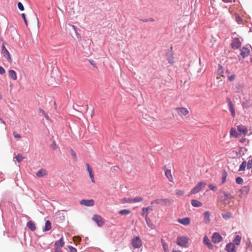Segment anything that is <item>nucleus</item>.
<instances>
[{
  "label": "nucleus",
  "instance_id": "obj_1",
  "mask_svg": "<svg viewBox=\"0 0 252 252\" xmlns=\"http://www.w3.org/2000/svg\"><path fill=\"white\" fill-rule=\"evenodd\" d=\"M131 250L133 252H141L142 249H139L142 247V241L139 236L134 237L131 240Z\"/></svg>",
  "mask_w": 252,
  "mask_h": 252
},
{
  "label": "nucleus",
  "instance_id": "obj_2",
  "mask_svg": "<svg viewBox=\"0 0 252 252\" xmlns=\"http://www.w3.org/2000/svg\"><path fill=\"white\" fill-rule=\"evenodd\" d=\"M188 241L189 239L186 237H178L177 239V244L182 247L187 248Z\"/></svg>",
  "mask_w": 252,
  "mask_h": 252
},
{
  "label": "nucleus",
  "instance_id": "obj_3",
  "mask_svg": "<svg viewBox=\"0 0 252 252\" xmlns=\"http://www.w3.org/2000/svg\"><path fill=\"white\" fill-rule=\"evenodd\" d=\"M206 185L205 182L201 181L197 184L191 190V194H196L199 192Z\"/></svg>",
  "mask_w": 252,
  "mask_h": 252
},
{
  "label": "nucleus",
  "instance_id": "obj_4",
  "mask_svg": "<svg viewBox=\"0 0 252 252\" xmlns=\"http://www.w3.org/2000/svg\"><path fill=\"white\" fill-rule=\"evenodd\" d=\"M92 220L95 222L97 225L99 227L102 226L104 223L103 218L98 215H94L92 217Z\"/></svg>",
  "mask_w": 252,
  "mask_h": 252
},
{
  "label": "nucleus",
  "instance_id": "obj_5",
  "mask_svg": "<svg viewBox=\"0 0 252 252\" xmlns=\"http://www.w3.org/2000/svg\"><path fill=\"white\" fill-rule=\"evenodd\" d=\"M66 28H67L70 31L72 30L73 32H74L76 37L79 40H81V35L78 33L77 31V28L74 25L71 24H68L66 25Z\"/></svg>",
  "mask_w": 252,
  "mask_h": 252
},
{
  "label": "nucleus",
  "instance_id": "obj_6",
  "mask_svg": "<svg viewBox=\"0 0 252 252\" xmlns=\"http://www.w3.org/2000/svg\"><path fill=\"white\" fill-rule=\"evenodd\" d=\"M241 44L242 43L239 38H234L232 39L231 47L233 49H237L241 47Z\"/></svg>",
  "mask_w": 252,
  "mask_h": 252
},
{
  "label": "nucleus",
  "instance_id": "obj_7",
  "mask_svg": "<svg viewBox=\"0 0 252 252\" xmlns=\"http://www.w3.org/2000/svg\"><path fill=\"white\" fill-rule=\"evenodd\" d=\"M212 240L214 243H218L222 240V237L219 233L215 232L212 235Z\"/></svg>",
  "mask_w": 252,
  "mask_h": 252
},
{
  "label": "nucleus",
  "instance_id": "obj_8",
  "mask_svg": "<svg viewBox=\"0 0 252 252\" xmlns=\"http://www.w3.org/2000/svg\"><path fill=\"white\" fill-rule=\"evenodd\" d=\"M2 52L3 56L7 59L8 62L11 63L12 62V60L10 54L3 44L2 46Z\"/></svg>",
  "mask_w": 252,
  "mask_h": 252
},
{
  "label": "nucleus",
  "instance_id": "obj_9",
  "mask_svg": "<svg viewBox=\"0 0 252 252\" xmlns=\"http://www.w3.org/2000/svg\"><path fill=\"white\" fill-rule=\"evenodd\" d=\"M80 204L86 206L91 207L94 205V201L93 199H83L80 201Z\"/></svg>",
  "mask_w": 252,
  "mask_h": 252
},
{
  "label": "nucleus",
  "instance_id": "obj_10",
  "mask_svg": "<svg viewBox=\"0 0 252 252\" xmlns=\"http://www.w3.org/2000/svg\"><path fill=\"white\" fill-rule=\"evenodd\" d=\"M227 100H228V106L229 107V110L231 112L232 116L233 117H234L235 116V108L234 107L232 102L231 101V100L229 98H227Z\"/></svg>",
  "mask_w": 252,
  "mask_h": 252
},
{
  "label": "nucleus",
  "instance_id": "obj_11",
  "mask_svg": "<svg viewBox=\"0 0 252 252\" xmlns=\"http://www.w3.org/2000/svg\"><path fill=\"white\" fill-rule=\"evenodd\" d=\"M86 166L87 167V171L89 174V177L93 183H94V175L93 172V169L91 167V166L89 165L88 163L86 164Z\"/></svg>",
  "mask_w": 252,
  "mask_h": 252
},
{
  "label": "nucleus",
  "instance_id": "obj_12",
  "mask_svg": "<svg viewBox=\"0 0 252 252\" xmlns=\"http://www.w3.org/2000/svg\"><path fill=\"white\" fill-rule=\"evenodd\" d=\"M225 250L227 252H235V246L234 244L232 243H229L226 245Z\"/></svg>",
  "mask_w": 252,
  "mask_h": 252
},
{
  "label": "nucleus",
  "instance_id": "obj_13",
  "mask_svg": "<svg viewBox=\"0 0 252 252\" xmlns=\"http://www.w3.org/2000/svg\"><path fill=\"white\" fill-rule=\"evenodd\" d=\"M176 110L178 114L180 116H186L189 113V111L185 108H177Z\"/></svg>",
  "mask_w": 252,
  "mask_h": 252
},
{
  "label": "nucleus",
  "instance_id": "obj_14",
  "mask_svg": "<svg viewBox=\"0 0 252 252\" xmlns=\"http://www.w3.org/2000/svg\"><path fill=\"white\" fill-rule=\"evenodd\" d=\"M237 130L240 133H242L244 135H246L248 132V129L244 125H239L237 126Z\"/></svg>",
  "mask_w": 252,
  "mask_h": 252
},
{
  "label": "nucleus",
  "instance_id": "obj_15",
  "mask_svg": "<svg viewBox=\"0 0 252 252\" xmlns=\"http://www.w3.org/2000/svg\"><path fill=\"white\" fill-rule=\"evenodd\" d=\"M203 243L205 245H206L208 247V248L209 249L212 250L214 248L213 245H212V243L210 242V240L209 239L208 237L207 236H205L204 237Z\"/></svg>",
  "mask_w": 252,
  "mask_h": 252
},
{
  "label": "nucleus",
  "instance_id": "obj_16",
  "mask_svg": "<svg viewBox=\"0 0 252 252\" xmlns=\"http://www.w3.org/2000/svg\"><path fill=\"white\" fill-rule=\"evenodd\" d=\"M63 245H64L63 238L62 237L60 239V240L59 241L56 242L55 243V246L56 249V251L57 252H59V251L58 250V249L59 248L63 247Z\"/></svg>",
  "mask_w": 252,
  "mask_h": 252
},
{
  "label": "nucleus",
  "instance_id": "obj_17",
  "mask_svg": "<svg viewBox=\"0 0 252 252\" xmlns=\"http://www.w3.org/2000/svg\"><path fill=\"white\" fill-rule=\"evenodd\" d=\"M142 212L141 213V215L143 217H145L146 218V217H148V214H149V211H153V208L152 206H148L146 208H143Z\"/></svg>",
  "mask_w": 252,
  "mask_h": 252
},
{
  "label": "nucleus",
  "instance_id": "obj_18",
  "mask_svg": "<svg viewBox=\"0 0 252 252\" xmlns=\"http://www.w3.org/2000/svg\"><path fill=\"white\" fill-rule=\"evenodd\" d=\"M250 54V50L248 48L244 47L241 50L240 55L243 57V58L247 57Z\"/></svg>",
  "mask_w": 252,
  "mask_h": 252
},
{
  "label": "nucleus",
  "instance_id": "obj_19",
  "mask_svg": "<svg viewBox=\"0 0 252 252\" xmlns=\"http://www.w3.org/2000/svg\"><path fill=\"white\" fill-rule=\"evenodd\" d=\"M47 175V172L44 168L40 169L36 173V176L39 177V178L43 177L44 176H46Z\"/></svg>",
  "mask_w": 252,
  "mask_h": 252
},
{
  "label": "nucleus",
  "instance_id": "obj_20",
  "mask_svg": "<svg viewBox=\"0 0 252 252\" xmlns=\"http://www.w3.org/2000/svg\"><path fill=\"white\" fill-rule=\"evenodd\" d=\"M165 175L167 178L169 180L170 182H173V179L171 173V170L166 169L165 168H164Z\"/></svg>",
  "mask_w": 252,
  "mask_h": 252
},
{
  "label": "nucleus",
  "instance_id": "obj_21",
  "mask_svg": "<svg viewBox=\"0 0 252 252\" xmlns=\"http://www.w3.org/2000/svg\"><path fill=\"white\" fill-rule=\"evenodd\" d=\"M204 221L205 223H208L210 221V213L209 211H206L203 213Z\"/></svg>",
  "mask_w": 252,
  "mask_h": 252
},
{
  "label": "nucleus",
  "instance_id": "obj_22",
  "mask_svg": "<svg viewBox=\"0 0 252 252\" xmlns=\"http://www.w3.org/2000/svg\"><path fill=\"white\" fill-rule=\"evenodd\" d=\"M27 226L32 231H34L36 229V226L34 223L31 220L27 222Z\"/></svg>",
  "mask_w": 252,
  "mask_h": 252
},
{
  "label": "nucleus",
  "instance_id": "obj_23",
  "mask_svg": "<svg viewBox=\"0 0 252 252\" xmlns=\"http://www.w3.org/2000/svg\"><path fill=\"white\" fill-rule=\"evenodd\" d=\"M145 219L148 226L152 229H155L156 227L155 225L151 221L150 219L148 217H146V218H145Z\"/></svg>",
  "mask_w": 252,
  "mask_h": 252
},
{
  "label": "nucleus",
  "instance_id": "obj_24",
  "mask_svg": "<svg viewBox=\"0 0 252 252\" xmlns=\"http://www.w3.org/2000/svg\"><path fill=\"white\" fill-rule=\"evenodd\" d=\"M191 204L194 207H200L202 205V203L200 201L195 199H192Z\"/></svg>",
  "mask_w": 252,
  "mask_h": 252
},
{
  "label": "nucleus",
  "instance_id": "obj_25",
  "mask_svg": "<svg viewBox=\"0 0 252 252\" xmlns=\"http://www.w3.org/2000/svg\"><path fill=\"white\" fill-rule=\"evenodd\" d=\"M250 191V187L248 186H245L243 187L240 189H239V191L241 193V194H247Z\"/></svg>",
  "mask_w": 252,
  "mask_h": 252
},
{
  "label": "nucleus",
  "instance_id": "obj_26",
  "mask_svg": "<svg viewBox=\"0 0 252 252\" xmlns=\"http://www.w3.org/2000/svg\"><path fill=\"white\" fill-rule=\"evenodd\" d=\"M223 193L224 194V196L225 197V200H222V202L223 203H225V201L228 199H233L234 197L232 195H231V194L227 191H223Z\"/></svg>",
  "mask_w": 252,
  "mask_h": 252
},
{
  "label": "nucleus",
  "instance_id": "obj_27",
  "mask_svg": "<svg viewBox=\"0 0 252 252\" xmlns=\"http://www.w3.org/2000/svg\"><path fill=\"white\" fill-rule=\"evenodd\" d=\"M51 228V223L50 220H48L45 222V225L43 229V231H49Z\"/></svg>",
  "mask_w": 252,
  "mask_h": 252
},
{
  "label": "nucleus",
  "instance_id": "obj_28",
  "mask_svg": "<svg viewBox=\"0 0 252 252\" xmlns=\"http://www.w3.org/2000/svg\"><path fill=\"white\" fill-rule=\"evenodd\" d=\"M179 222L184 225H188L190 222V220L189 218H185L182 219H180Z\"/></svg>",
  "mask_w": 252,
  "mask_h": 252
},
{
  "label": "nucleus",
  "instance_id": "obj_29",
  "mask_svg": "<svg viewBox=\"0 0 252 252\" xmlns=\"http://www.w3.org/2000/svg\"><path fill=\"white\" fill-rule=\"evenodd\" d=\"M9 76L14 80H16L17 78L16 72L14 70H10L8 71Z\"/></svg>",
  "mask_w": 252,
  "mask_h": 252
},
{
  "label": "nucleus",
  "instance_id": "obj_30",
  "mask_svg": "<svg viewBox=\"0 0 252 252\" xmlns=\"http://www.w3.org/2000/svg\"><path fill=\"white\" fill-rule=\"evenodd\" d=\"M169 202L167 199H158V204L161 206L166 205Z\"/></svg>",
  "mask_w": 252,
  "mask_h": 252
},
{
  "label": "nucleus",
  "instance_id": "obj_31",
  "mask_svg": "<svg viewBox=\"0 0 252 252\" xmlns=\"http://www.w3.org/2000/svg\"><path fill=\"white\" fill-rule=\"evenodd\" d=\"M227 176V173L226 171L225 170H223L222 172L221 183L220 185H222L225 182Z\"/></svg>",
  "mask_w": 252,
  "mask_h": 252
},
{
  "label": "nucleus",
  "instance_id": "obj_32",
  "mask_svg": "<svg viewBox=\"0 0 252 252\" xmlns=\"http://www.w3.org/2000/svg\"><path fill=\"white\" fill-rule=\"evenodd\" d=\"M230 134L231 136L236 138L239 136V134L237 132L234 128H231Z\"/></svg>",
  "mask_w": 252,
  "mask_h": 252
},
{
  "label": "nucleus",
  "instance_id": "obj_33",
  "mask_svg": "<svg viewBox=\"0 0 252 252\" xmlns=\"http://www.w3.org/2000/svg\"><path fill=\"white\" fill-rule=\"evenodd\" d=\"M241 240V237L239 235H236L233 240L234 245H239Z\"/></svg>",
  "mask_w": 252,
  "mask_h": 252
},
{
  "label": "nucleus",
  "instance_id": "obj_34",
  "mask_svg": "<svg viewBox=\"0 0 252 252\" xmlns=\"http://www.w3.org/2000/svg\"><path fill=\"white\" fill-rule=\"evenodd\" d=\"M246 167L247 162L246 161H243L239 167L238 171L240 172L244 171Z\"/></svg>",
  "mask_w": 252,
  "mask_h": 252
},
{
  "label": "nucleus",
  "instance_id": "obj_35",
  "mask_svg": "<svg viewBox=\"0 0 252 252\" xmlns=\"http://www.w3.org/2000/svg\"><path fill=\"white\" fill-rule=\"evenodd\" d=\"M252 168V158L250 157L248 158V161L247 163V169H250Z\"/></svg>",
  "mask_w": 252,
  "mask_h": 252
},
{
  "label": "nucleus",
  "instance_id": "obj_36",
  "mask_svg": "<svg viewBox=\"0 0 252 252\" xmlns=\"http://www.w3.org/2000/svg\"><path fill=\"white\" fill-rule=\"evenodd\" d=\"M130 213V211L128 209H123L119 211V214L121 215H127Z\"/></svg>",
  "mask_w": 252,
  "mask_h": 252
},
{
  "label": "nucleus",
  "instance_id": "obj_37",
  "mask_svg": "<svg viewBox=\"0 0 252 252\" xmlns=\"http://www.w3.org/2000/svg\"><path fill=\"white\" fill-rule=\"evenodd\" d=\"M142 18L139 19L140 21L144 22H152L154 21V19L152 18H147L146 17H141Z\"/></svg>",
  "mask_w": 252,
  "mask_h": 252
},
{
  "label": "nucleus",
  "instance_id": "obj_38",
  "mask_svg": "<svg viewBox=\"0 0 252 252\" xmlns=\"http://www.w3.org/2000/svg\"><path fill=\"white\" fill-rule=\"evenodd\" d=\"M221 215L224 219L227 220L231 218L232 214L229 212H227L226 213L222 214Z\"/></svg>",
  "mask_w": 252,
  "mask_h": 252
},
{
  "label": "nucleus",
  "instance_id": "obj_39",
  "mask_svg": "<svg viewBox=\"0 0 252 252\" xmlns=\"http://www.w3.org/2000/svg\"><path fill=\"white\" fill-rule=\"evenodd\" d=\"M235 20L238 24H243L244 23L242 17H235Z\"/></svg>",
  "mask_w": 252,
  "mask_h": 252
},
{
  "label": "nucleus",
  "instance_id": "obj_40",
  "mask_svg": "<svg viewBox=\"0 0 252 252\" xmlns=\"http://www.w3.org/2000/svg\"><path fill=\"white\" fill-rule=\"evenodd\" d=\"M142 200V197L140 196H136L132 198V202H133V203H137L141 201Z\"/></svg>",
  "mask_w": 252,
  "mask_h": 252
},
{
  "label": "nucleus",
  "instance_id": "obj_41",
  "mask_svg": "<svg viewBox=\"0 0 252 252\" xmlns=\"http://www.w3.org/2000/svg\"><path fill=\"white\" fill-rule=\"evenodd\" d=\"M161 241L163 249L164 252H167L168 249L167 244L163 241V239H161Z\"/></svg>",
  "mask_w": 252,
  "mask_h": 252
},
{
  "label": "nucleus",
  "instance_id": "obj_42",
  "mask_svg": "<svg viewBox=\"0 0 252 252\" xmlns=\"http://www.w3.org/2000/svg\"><path fill=\"white\" fill-rule=\"evenodd\" d=\"M16 160L18 162H20L24 158L22 156L21 154H18V155L15 157Z\"/></svg>",
  "mask_w": 252,
  "mask_h": 252
},
{
  "label": "nucleus",
  "instance_id": "obj_43",
  "mask_svg": "<svg viewBox=\"0 0 252 252\" xmlns=\"http://www.w3.org/2000/svg\"><path fill=\"white\" fill-rule=\"evenodd\" d=\"M70 153L71 155V156L73 157V158H74L75 160H77L76 154L75 152L72 149H71L70 150Z\"/></svg>",
  "mask_w": 252,
  "mask_h": 252
},
{
  "label": "nucleus",
  "instance_id": "obj_44",
  "mask_svg": "<svg viewBox=\"0 0 252 252\" xmlns=\"http://www.w3.org/2000/svg\"><path fill=\"white\" fill-rule=\"evenodd\" d=\"M236 182L238 184H242L243 183V179L241 177H238L236 179Z\"/></svg>",
  "mask_w": 252,
  "mask_h": 252
},
{
  "label": "nucleus",
  "instance_id": "obj_45",
  "mask_svg": "<svg viewBox=\"0 0 252 252\" xmlns=\"http://www.w3.org/2000/svg\"><path fill=\"white\" fill-rule=\"evenodd\" d=\"M184 193H185L184 191L182 190L178 189V190H176V194L177 195H179V196L183 195L184 194Z\"/></svg>",
  "mask_w": 252,
  "mask_h": 252
},
{
  "label": "nucleus",
  "instance_id": "obj_46",
  "mask_svg": "<svg viewBox=\"0 0 252 252\" xmlns=\"http://www.w3.org/2000/svg\"><path fill=\"white\" fill-rule=\"evenodd\" d=\"M209 188L210 189L213 190V191H216L217 189V187L213 184H210L209 186Z\"/></svg>",
  "mask_w": 252,
  "mask_h": 252
},
{
  "label": "nucleus",
  "instance_id": "obj_47",
  "mask_svg": "<svg viewBox=\"0 0 252 252\" xmlns=\"http://www.w3.org/2000/svg\"><path fill=\"white\" fill-rule=\"evenodd\" d=\"M18 7L21 11H23L24 10V7L21 2H19L18 3Z\"/></svg>",
  "mask_w": 252,
  "mask_h": 252
},
{
  "label": "nucleus",
  "instance_id": "obj_48",
  "mask_svg": "<svg viewBox=\"0 0 252 252\" xmlns=\"http://www.w3.org/2000/svg\"><path fill=\"white\" fill-rule=\"evenodd\" d=\"M167 60H168L169 63H170L171 64H173L174 60H173V58L172 56H171L170 57H168L167 58Z\"/></svg>",
  "mask_w": 252,
  "mask_h": 252
},
{
  "label": "nucleus",
  "instance_id": "obj_49",
  "mask_svg": "<svg viewBox=\"0 0 252 252\" xmlns=\"http://www.w3.org/2000/svg\"><path fill=\"white\" fill-rule=\"evenodd\" d=\"M217 72H218V74L219 75L221 74L223 72V70L222 69V66L220 65V64H219V68L218 69Z\"/></svg>",
  "mask_w": 252,
  "mask_h": 252
},
{
  "label": "nucleus",
  "instance_id": "obj_50",
  "mask_svg": "<svg viewBox=\"0 0 252 252\" xmlns=\"http://www.w3.org/2000/svg\"><path fill=\"white\" fill-rule=\"evenodd\" d=\"M70 252H77V250L72 246H68Z\"/></svg>",
  "mask_w": 252,
  "mask_h": 252
},
{
  "label": "nucleus",
  "instance_id": "obj_51",
  "mask_svg": "<svg viewBox=\"0 0 252 252\" xmlns=\"http://www.w3.org/2000/svg\"><path fill=\"white\" fill-rule=\"evenodd\" d=\"M13 136H14L15 138H21V136L19 134L17 133L15 131H14V132H13Z\"/></svg>",
  "mask_w": 252,
  "mask_h": 252
},
{
  "label": "nucleus",
  "instance_id": "obj_52",
  "mask_svg": "<svg viewBox=\"0 0 252 252\" xmlns=\"http://www.w3.org/2000/svg\"><path fill=\"white\" fill-rule=\"evenodd\" d=\"M143 118L144 119H145L146 120H147L148 121H150V119H151V120H153V118H151L150 117H149V116H148L147 115L145 114L144 116H143Z\"/></svg>",
  "mask_w": 252,
  "mask_h": 252
},
{
  "label": "nucleus",
  "instance_id": "obj_53",
  "mask_svg": "<svg viewBox=\"0 0 252 252\" xmlns=\"http://www.w3.org/2000/svg\"><path fill=\"white\" fill-rule=\"evenodd\" d=\"M51 147H52V148L53 149H54V150L56 149V148H57V145H56V142H55V141H54L53 142V143H52V144H51Z\"/></svg>",
  "mask_w": 252,
  "mask_h": 252
},
{
  "label": "nucleus",
  "instance_id": "obj_54",
  "mask_svg": "<svg viewBox=\"0 0 252 252\" xmlns=\"http://www.w3.org/2000/svg\"><path fill=\"white\" fill-rule=\"evenodd\" d=\"M235 78V75L233 74L228 77V79L230 81H233Z\"/></svg>",
  "mask_w": 252,
  "mask_h": 252
},
{
  "label": "nucleus",
  "instance_id": "obj_55",
  "mask_svg": "<svg viewBox=\"0 0 252 252\" xmlns=\"http://www.w3.org/2000/svg\"><path fill=\"white\" fill-rule=\"evenodd\" d=\"M74 241L75 242H80L81 241V238L79 236H76L74 237Z\"/></svg>",
  "mask_w": 252,
  "mask_h": 252
},
{
  "label": "nucleus",
  "instance_id": "obj_56",
  "mask_svg": "<svg viewBox=\"0 0 252 252\" xmlns=\"http://www.w3.org/2000/svg\"><path fill=\"white\" fill-rule=\"evenodd\" d=\"M5 73V70L3 67L0 66V74H3Z\"/></svg>",
  "mask_w": 252,
  "mask_h": 252
},
{
  "label": "nucleus",
  "instance_id": "obj_57",
  "mask_svg": "<svg viewBox=\"0 0 252 252\" xmlns=\"http://www.w3.org/2000/svg\"><path fill=\"white\" fill-rule=\"evenodd\" d=\"M34 19V21L35 22V24H36L37 25H38L39 24V20L37 18V17H32Z\"/></svg>",
  "mask_w": 252,
  "mask_h": 252
},
{
  "label": "nucleus",
  "instance_id": "obj_58",
  "mask_svg": "<svg viewBox=\"0 0 252 252\" xmlns=\"http://www.w3.org/2000/svg\"><path fill=\"white\" fill-rule=\"evenodd\" d=\"M27 17H22V18H23V20L26 24V25L27 26H28V23H27V19L26 18Z\"/></svg>",
  "mask_w": 252,
  "mask_h": 252
},
{
  "label": "nucleus",
  "instance_id": "obj_59",
  "mask_svg": "<svg viewBox=\"0 0 252 252\" xmlns=\"http://www.w3.org/2000/svg\"><path fill=\"white\" fill-rule=\"evenodd\" d=\"M39 113H40V114H43V115L46 113L45 112V111H44L43 110L41 109H39Z\"/></svg>",
  "mask_w": 252,
  "mask_h": 252
},
{
  "label": "nucleus",
  "instance_id": "obj_60",
  "mask_svg": "<svg viewBox=\"0 0 252 252\" xmlns=\"http://www.w3.org/2000/svg\"><path fill=\"white\" fill-rule=\"evenodd\" d=\"M158 204V199L154 200L151 202V204Z\"/></svg>",
  "mask_w": 252,
  "mask_h": 252
},
{
  "label": "nucleus",
  "instance_id": "obj_61",
  "mask_svg": "<svg viewBox=\"0 0 252 252\" xmlns=\"http://www.w3.org/2000/svg\"><path fill=\"white\" fill-rule=\"evenodd\" d=\"M224 2H230L232 1V0H222Z\"/></svg>",
  "mask_w": 252,
  "mask_h": 252
},
{
  "label": "nucleus",
  "instance_id": "obj_62",
  "mask_svg": "<svg viewBox=\"0 0 252 252\" xmlns=\"http://www.w3.org/2000/svg\"><path fill=\"white\" fill-rule=\"evenodd\" d=\"M132 198L129 199V200L127 201V202L130 203H134L133 202H132Z\"/></svg>",
  "mask_w": 252,
  "mask_h": 252
},
{
  "label": "nucleus",
  "instance_id": "obj_63",
  "mask_svg": "<svg viewBox=\"0 0 252 252\" xmlns=\"http://www.w3.org/2000/svg\"><path fill=\"white\" fill-rule=\"evenodd\" d=\"M44 117L46 118V119H47V120H49V116L47 115L46 113H45L44 115Z\"/></svg>",
  "mask_w": 252,
  "mask_h": 252
},
{
  "label": "nucleus",
  "instance_id": "obj_64",
  "mask_svg": "<svg viewBox=\"0 0 252 252\" xmlns=\"http://www.w3.org/2000/svg\"><path fill=\"white\" fill-rule=\"evenodd\" d=\"M172 252H182L179 250H173Z\"/></svg>",
  "mask_w": 252,
  "mask_h": 252
}]
</instances>
